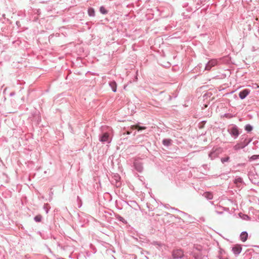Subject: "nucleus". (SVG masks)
<instances>
[{
    "label": "nucleus",
    "instance_id": "f257e3e1",
    "mask_svg": "<svg viewBox=\"0 0 259 259\" xmlns=\"http://www.w3.org/2000/svg\"><path fill=\"white\" fill-rule=\"evenodd\" d=\"M252 141V139H248L247 136L243 135L241 137L240 142L233 146V149L238 151L246 147Z\"/></svg>",
    "mask_w": 259,
    "mask_h": 259
},
{
    "label": "nucleus",
    "instance_id": "f03ea898",
    "mask_svg": "<svg viewBox=\"0 0 259 259\" xmlns=\"http://www.w3.org/2000/svg\"><path fill=\"white\" fill-rule=\"evenodd\" d=\"M228 132L234 139H236L240 135L239 129L235 124H232L228 128Z\"/></svg>",
    "mask_w": 259,
    "mask_h": 259
},
{
    "label": "nucleus",
    "instance_id": "7ed1b4c3",
    "mask_svg": "<svg viewBox=\"0 0 259 259\" xmlns=\"http://www.w3.org/2000/svg\"><path fill=\"white\" fill-rule=\"evenodd\" d=\"M99 141L103 144H110L111 142V139L109 137V134L108 132H104L99 135Z\"/></svg>",
    "mask_w": 259,
    "mask_h": 259
},
{
    "label": "nucleus",
    "instance_id": "20e7f679",
    "mask_svg": "<svg viewBox=\"0 0 259 259\" xmlns=\"http://www.w3.org/2000/svg\"><path fill=\"white\" fill-rule=\"evenodd\" d=\"M173 259L182 258L184 256V252L182 249L174 250L172 253Z\"/></svg>",
    "mask_w": 259,
    "mask_h": 259
},
{
    "label": "nucleus",
    "instance_id": "39448f33",
    "mask_svg": "<svg viewBox=\"0 0 259 259\" xmlns=\"http://www.w3.org/2000/svg\"><path fill=\"white\" fill-rule=\"evenodd\" d=\"M135 169L139 172H141L143 169L142 163L139 160H135L134 162Z\"/></svg>",
    "mask_w": 259,
    "mask_h": 259
},
{
    "label": "nucleus",
    "instance_id": "423d86ee",
    "mask_svg": "<svg viewBox=\"0 0 259 259\" xmlns=\"http://www.w3.org/2000/svg\"><path fill=\"white\" fill-rule=\"evenodd\" d=\"M190 254L193 256L195 259H203L205 255H204L202 252H198L193 250L191 251Z\"/></svg>",
    "mask_w": 259,
    "mask_h": 259
},
{
    "label": "nucleus",
    "instance_id": "0eeeda50",
    "mask_svg": "<svg viewBox=\"0 0 259 259\" xmlns=\"http://www.w3.org/2000/svg\"><path fill=\"white\" fill-rule=\"evenodd\" d=\"M242 250V246L241 245L236 244L232 248V251L235 255H239Z\"/></svg>",
    "mask_w": 259,
    "mask_h": 259
},
{
    "label": "nucleus",
    "instance_id": "6e6552de",
    "mask_svg": "<svg viewBox=\"0 0 259 259\" xmlns=\"http://www.w3.org/2000/svg\"><path fill=\"white\" fill-rule=\"evenodd\" d=\"M250 93V90L248 89L241 91L239 93V97L241 99H244Z\"/></svg>",
    "mask_w": 259,
    "mask_h": 259
},
{
    "label": "nucleus",
    "instance_id": "1a4fd4ad",
    "mask_svg": "<svg viewBox=\"0 0 259 259\" xmlns=\"http://www.w3.org/2000/svg\"><path fill=\"white\" fill-rule=\"evenodd\" d=\"M219 154V150L215 149V150L212 149V151L209 153L208 157L211 160L214 159L217 157Z\"/></svg>",
    "mask_w": 259,
    "mask_h": 259
},
{
    "label": "nucleus",
    "instance_id": "9d476101",
    "mask_svg": "<svg viewBox=\"0 0 259 259\" xmlns=\"http://www.w3.org/2000/svg\"><path fill=\"white\" fill-rule=\"evenodd\" d=\"M217 63V61L215 60H211L209 61L205 65V69L209 70L212 67L214 66Z\"/></svg>",
    "mask_w": 259,
    "mask_h": 259
},
{
    "label": "nucleus",
    "instance_id": "9b49d317",
    "mask_svg": "<svg viewBox=\"0 0 259 259\" xmlns=\"http://www.w3.org/2000/svg\"><path fill=\"white\" fill-rule=\"evenodd\" d=\"M109 85L113 92H116L117 91V83L115 80L110 81L109 82Z\"/></svg>",
    "mask_w": 259,
    "mask_h": 259
},
{
    "label": "nucleus",
    "instance_id": "f8f14e48",
    "mask_svg": "<svg viewBox=\"0 0 259 259\" xmlns=\"http://www.w3.org/2000/svg\"><path fill=\"white\" fill-rule=\"evenodd\" d=\"M234 183L237 185V187H240L243 183V179L240 177H236L234 180Z\"/></svg>",
    "mask_w": 259,
    "mask_h": 259
},
{
    "label": "nucleus",
    "instance_id": "ddd939ff",
    "mask_svg": "<svg viewBox=\"0 0 259 259\" xmlns=\"http://www.w3.org/2000/svg\"><path fill=\"white\" fill-rule=\"evenodd\" d=\"M247 238L248 233L246 231H243L240 234V238L242 242H244L246 241L247 239Z\"/></svg>",
    "mask_w": 259,
    "mask_h": 259
},
{
    "label": "nucleus",
    "instance_id": "4468645a",
    "mask_svg": "<svg viewBox=\"0 0 259 259\" xmlns=\"http://www.w3.org/2000/svg\"><path fill=\"white\" fill-rule=\"evenodd\" d=\"M172 140L170 139H164L162 140V144L166 147L169 146L171 144Z\"/></svg>",
    "mask_w": 259,
    "mask_h": 259
},
{
    "label": "nucleus",
    "instance_id": "2eb2a0df",
    "mask_svg": "<svg viewBox=\"0 0 259 259\" xmlns=\"http://www.w3.org/2000/svg\"><path fill=\"white\" fill-rule=\"evenodd\" d=\"M88 13L90 17H94L95 16V11L93 8H89L88 10Z\"/></svg>",
    "mask_w": 259,
    "mask_h": 259
},
{
    "label": "nucleus",
    "instance_id": "dca6fc26",
    "mask_svg": "<svg viewBox=\"0 0 259 259\" xmlns=\"http://www.w3.org/2000/svg\"><path fill=\"white\" fill-rule=\"evenodd\" d=\"M204 197L207 200H211L213 198V195L211 193L206 192L203 194Z\"/></svg>",
    "mask_w": 259,
    "mask_h": 259
},
{
    "label": "nucleus",
    "instance_id": "f3484780",
    "mask_svg": "<svg viewBox=\"0 0 259 259\" xmlns=\"http://www.w3.org/2000/svg\"><path fill=\"white\" fill-rule=\"evenodd\" d=\"M193 250L198 252H202V246L200 245H194Z\"/></svg>",
    "mask_w": 259,
    "mask_h": 259
},
{
    "label": "nucleus",
    "instance_id": "a211bd4d",
    "mask_svg": "<svg viewBox=\"0 0 259 259\" xmlns=\"http://www.w3.org/2000/svg\"><path fill=\"white\" fill-rule=\"evenodd\" d=\"M100 12L103 15H106L108 13V11L105 9L104 6H101L99 9Z\"/></svg>",
    "mask_w": 259,
    "mask_h": 259
},
{
    "label": "nucleus",
    "instance_id": "6ab92c4d",
    "mask_svg": "<svg viewBox=\"0 0 259 259\" xmlns=\"http://www.w3.org/2000/svg\"><path fill=\"white\" fill-rule=\"evenodd\" d=\"M244 129L246 132L249 133L252 131L253 129V126L250 124H247L245 126Z\"/></svg>",
    "mask_w": 259,
    "mask_h": 259
},
{
    "label": "nucleus",
    "instance_id": "aec40b11",
    "mask_svg": "<svg viewBox=\"0 0 259 259\" xmlns=\"http://www.w3.org/2000/svg\"><path fill=\"white\" fill-rule=\"evenodd\" d=\"M116 219H117L118 221L122 222L124 224H127V221L123 217H122L120 215H117L116 217Z\"/></svg>",
    "mask_w": 259,
    "mask_h": 259
},
{
    "label": "nucleus",
    "instance_id": "412c9836",
    "mask_svg": "<svg viewBox=\"0 0 259 259\" xmlns=\"http://www.w3.org/2000/svg\"><path fill=\"white\" fill-rule=\"evenodd\" d=\"M41 220H42V217L40 214L37 215L35 217H34V220L36 222H41Z\"/></svg>",
    "mask_w": 259,
    "mask_h": 259
},
{
    "label": "nucleus",
    "instance_id": "4be33fe9",
    "mask_svg": "<svg viewBox=\"0 0 259 259\" xmlns=\"http://www.w3.org/2000/svg\"><path fill=\"white\" fill-rule=\"evenodd\" d=\"M239 216L241 217L243 220H247L249 219V217L247 214H242V213H239Z\"/></svg>",
    "mask_w": 259,
    "mask_h": 259
},
{
    "label": "nucleus",
    "instance_id": "5701e85b",
    "mask_svg": "<svg viewBox=\"0 0 259 259\" xmlns=\"http://www.w3.org/2000/svg\"><path fill=\"white\" fill-rule=\"evenodd\" d=\"M258 158H259V155H253L251 156L250 157H249V160L250 161H251L256 160L257 159H258Z\"/></svg>",
    "mask_w": 259,
    "mask_h": 259
},
{
    "label": "nucleus",
    "instance_id": "b1692460",
    "mask_svg": "<svg viewBox=\"0 0 259 259\" xmlns=\"http://www.w3.org/2000/svg\"><path fill=\"white\" fill-rule=\"evenodd\" d=\"M230 160V157L229 156H226L225 157H223L221 158V161L223 163H224L226 162L229 161Z\"/></svg>",
    "mask_w": 259,
    "mask_h": 259
},
{
    "label": "nucleus",
    "instance_id": "393cba45",
    "mask_svg": "<svg viewBox=\"0 0 259 259\" xmlns=\"http://www.w3.org/2000/svg\"><path fill=\"white\" fill-rule=\"evenodd\" d=\"M172 209H175V210H176V211H178V212H179L180 213H182V214H184V215H186V216H188V215H189L187 213L184 212H183V211H181V210H180L178 209L177 208H172Z\"/></svg>",
    "mask_w": 259,
    "mask_h": 259
},
{
    "label": "nucleus",
    "instance_id": "a878e982",
    "mask_svg": "<svg viewBox=\"0 0 259 259\" xmlns=\"http://www.w3.org/2000/svg\"><path fill=\"white\" fill-rule=\"evenodd\" d=\"M48 204H45L43 206L44 209L45 210L46 213H48L49 209L47 207Z\"/></svg>",
    "mask_w": 259,
    "mask_h": 259
},
{
    "label": "nucleus",
    "instance_id": "bb28decb",
    "mask_svg": "<svg viewBox=\"0 0 259 259\" xmlns=\"http://www.w3.org/2000/svg\"><path fill=\"white\" fill-rule=\"evenodd\" d=\"M217 259H228L227 257H224L221 255H219L217 256Z\"/></svg>",
    "mask_w": 259,
    "mask_h": 259
},
{
    "label": "nucleus",
    "instance_id": "cd10ccee",
    "mask_svg": "<svg viewBox=\"0 0 259 259\" xmlns=\"http://www.w3.org/2000/svg\"><path fill=\"white\" fill-rule=\"evenodd\" d=\"M15 95V93L14 92H11L10 94V96L12 97Z\"/></svg>",
    "mask_w": 259,
    "mask_h": 259
},
{
    "label": "nucleus",
    "instance_id": "c85d7f7f",
    "mask_svg": "<svg viewBox=\"0 0 259 259\" xmlns=\"http://www.w3.org/2000/svg\"><path fill=\"white\" fill-rule=\"evenodd\" d=\"M77 200L78 201H81V199L78 196L77 197Z\"/></svg>",
    "mask_w": 259,
    "mask_h": 259
},
{
    "label": "nucleus",
    "instance_id": "c756f323",
    "mask_svg": "<svg viewBox=\"0 0 259 259\" xmlns=\"http://www.w3.org/2000/svg\"><path fill=\"white\" fill-rule=\"evenodd\" d=\"M172 99L171 96L169 95L168 96V100L170 101Z\"/></svg>",
    "mask_w": 259,
    "mask_h": 259
},
{
    "label": "nucleus",
    "instance_id": "7c9ffc66",
    "mask_svg": "<svg viewBox=\"0 0 259 259\" xmlns=\"http://www.w3.org/2000/svg\"><path fill=\"white\" fill-rule=\"evenodd\" d=\"M7 90V88H6L4 89V92H3V93H4V94H6V90Z\"/></svg>",
    "mask_w": 259,
    "mask_h": 259
},
{
    "label": "nucleus",
    "instance_id": "2f4dec72",
    "mask_svg": "<svg viewBox=\"0 0 259 259\" xmlns=\"http://www.w3.org/2000/svg\"><path fill=\"white\" fill-rule=\"evenodd\" d=\"M222 251H224V250H223L221 249V250H220V254H222Z\"/></svg>",
    "mask_w": 259,
    "mask_h": 259
},
{
    "label": "nucleus",
    "instance_id": "473e14b6",
    "mask_svg": "<svg viewBox=\"0 0 259 259\" xmlns=\"http://www.w3.org/2000/svg\"><path fill=\"white\" fill-rule=\"evenodd\" d=\"M228 115H229L228 114L225 113V116L228 117Z\"/></svg>",
    "mask_w": 259,
    "mask_h": 259
},
{
    "label": "nucleus",
    "instance_id": "72a5a7b5",
    "mask_svg": "<svg viewBox=\"0 0 259 259\" xmlns=\"http://www.w3.org/2000/svg\"><path fill=\"white\" fill-rule=\"evenodd\" d=\"M217 212L219 214H222L223 213V212H219V211H217Z\"/></svg>",
    "mask_w": 259,
    "mask_h": 259
},
{
    "label": "nucleus",
    "instance_id": "f704fd0d",
    "mask_svg": "<svg viewBox=\"0 0 259 259\" xmlns=\"http://www.w3.org/2000/svg\"><path fill=\"white\" fill-rule=\"evenodd\" d=\"M151 210V211H152V209H151V208L149 209V210Z\"/></svg>",
    "mask_w": 259,
    "mask_h": 259
},
{
    "label": "nucleus",
    "instance_id": "c9c22d12",
    "mask_svg": "<svg viewBox=\"0 0 259 259\" xmlns=\"http://www.w3.org/2000/svg\"><path fill=\"white\" fill-rule=\"evenodd\" d=\"M151 210V211H152V209H151V208L149 209V210Z\"/></svg>",
    "mask_w": 259,
    "mask_h": 259
},
{
    "label": "nucleus",
    "instance_id": "e433bc0d",
    "mask_svg": "<svg viewBox=\"0 0 259 259\" xmlns=\"http://www.w3.org/2000/svg\"><path fill=\"white\" fill-rule=\"evenodd\" d=\"M151 210V211H152V209H151V208L149 209V210Z\"/></svg>",
    "mask_w": 259,
    "mask_h": 259
}]
</instances>
